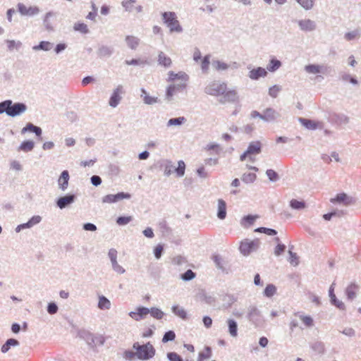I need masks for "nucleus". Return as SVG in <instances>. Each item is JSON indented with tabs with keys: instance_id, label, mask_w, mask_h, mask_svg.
Masks as SVG:
<instances>
[{
	"instance_id": "nucleus-22",
	"label": "nucleus",
	"mask_w": 361,
	"mask_h": 361,
	"mask_svg": "<svg viewBox=\"0 0 361 361\" xmlns=\"http://www.w3.org/2000/svg\"><path fill=\"white\" fill-rule=\"evenodd\" d=\"M56 13L52 11H49L44 16V20H43V25L45 27L46 30L49 32L53 31L54 27L51 25V23L50 22V18L52 17H55Z\"/></svg>"
},
{
	"instance_id": "nucleus-38",
	"label": "nucleus",
	"mask_w": 361,
	"mask_h": 361,
	"mask_svg": "<svg viewBox=\"0 0 361 361\" xmlns=\"http://www.w3.org/2000/svg\"><path fill=\"white\" fill-rule=\"evenodd\" d=\"M41 221V217L39 216H35L31 218L27 223L22 224L20 226L23 228H30L34 225L39 223Z\"/></svg>"
},
{
	"instance_id": "nucleus-35",
	"label": "nucleus",
	"mask_w": 361,
	"mask_h": 361,
	"mask_svg": "<svg viewBox=\"0 0 361 361\" xmlns=\"http://www.w3.org/2000/svg\"><path fill=\"white\" fill-rule=\"evenodd\" d=\"M172 310L173 312L180 318L183 319H185L187 318V313L183 307L176 305L173 306Z\"/></svg>"
},
{
	"instance_id": "nucleus-51",
	"label": "nucleus",
	"mask_w": 361,
	"mask_h": 361,
	"mask_svg": "<svg viewBox=\"0 0 361 361\" xmlns=\"http://www.w3.org/2000/svg\"><path fill=\"white\" fill-rule=\"evenodd\" d=\"M121 99L120 96L116 92L114 93V94L111 97L109 100L110 106L115 107L118 105Z\"/></svg>"
},
{
	"instance_id": "nucleus-26",
	"label": "nucleus",
	"mask_w": 361,
	"mask_h": 361,
	"mask_svg": "<svg viewBox=\"0 0 361 361\" xmlns=\"http://www.w3.org/2000/svg\"><path fill=\"white\" fill-rule=\"evenodd\" d=\"M27 131L35 133L39 137H40L42 134L41 128L32 123H27L26 126L22 129V133H25Z\"/></svg>"
},
{
	"instance_id": "nucleus-15",
	"label": "nucleus",
	"mask_w": 361,
	"mask_h": 361,
	"mask_svg": "<svg viewBox=\"0 0 361 361\" xmlns=\"http://www.w3.org/2000/svg\"><path fill=\"white\" fill-rule=\"evenodd\" d=\"M299 121L305 127L310 130H314L317 128L322 127V123L321 122L302 118H299Z\"/></svg>"
},
{
	"instance_id": "nucleus-18",
	"label": "nucleus",
	"mask_w": 361,
	"mask_h": 361,
	"mask_svg": "<svg viewBox=\"0 0 361 361\" xmlns=\"http://www.w3.org/2000/svg\"><path fill=\"white\" fill-rule=\"evenodd\" d=\"M114 49L111 47L106 45H102L98 48L97 55L99 57H109L112 55Z\"/></svg>"
},
{
	"instance_id": "nucleus-50",
	"label": "nucleus",
	"mask_w": 361,
	"mask_h": 361,
	"mask_svg": "<svg viewBox=\"0 0 361 361\" xmlns=\"http://www.w3.org/2000/svg\"><path fill=\"white\" fill-rule=\"evenodd\" d=\"M176 338V334L173 331H169L165 333L163 336L162 342L166 343L168 341H173Z\"/></svg>"
},
{
	"instance_id": "nucleus-12",
	"label": "nucleus",
	"mask_w": 361,
	"mask_h": 361,
	"mask_svg": "<svg viewBox=\"0 0 361 361\" xmlns=\"http://www.w3.org/2000/svg\"><path fill=\"white\" fill-rule=\"evenodd\" d=\"M294 315L296 317H298L299 319L302 322L304 326L307 328L312 327L314 324L313 318L310 316L304 314L303 312H298L294 313Z\"/></svg>"
},
{
	"instance_id": "nucleus-2",
	"label": "nucleus",
	"mask_w": 361,
	"mask_h": 361,
	"mask_svg": "<svg viewBox=\"0 0 361 361\" xmlns=\"http://www.w3.org/2000/svg\"><path fill=\"white\" fill-rule=\"evenodd\" d=\"M27 109L25 104L23 103H14L11 100H6L0 103V114L6 112L7 115L14 117L25 112Z\"/></svg>"
},
{
	"instance_id": "nucleus-16",
	"label": "nucleus",
	"mask_w": 361,
	"mask_h": 361,
	"mask_svg": "<svg viewBox=\"0 0 361 361\" xmlns=\"http://www.w3.org/2000/svg\"><path fill=\"white\" fill-rule=\"evenodd\" d=\"M281 65L282 63L279 60L275 57H272L269 61V63L267 65V68L265 69L267 71V72L269 71L274 73L281 66Z\"/></svg>"
},
{
	"instance_id": "nucleus-30",
	"label": "nucleus",
	"mask_w": 361,
	"mask_h": 361,
	"mask_svg": "<svg viewBox=\"0 0 361 361\" xmlns=\"http://www.w3.org/2000/svg\"><path fill=\"white\" fill-rule=\"evenodd\" d=\"M125 63L127 65H133V66H140L144 67L145 65H149V63L147 60H143L140 59H133L131 60H126Z\"/></svg>"
},
{
	"instance_id": "nucleus-49",
	"label": "nucleus",
	"mask_w": 361,
	"mask_h": 361,
	"mask_svg": "<svg viewBox=\"0 0 361 361\" xmlns=\"http://www.w3.org/2000/svg\"><path fill=\"white\" fill-rule=\"evenodd\" d=\"M256 175L255 173H249L243 174L242 177L243 181L249 183H253L256 179Z\"/></svg>"
},
{
	"instance_id": "nucleus-3",
	"label": "nucleus",
	"mask_w": 361,
	"mask_h": 361,
	"mask_svg": "<svg viewBox=\"0 0 361 361\" xmlns=\"http://www.w3.org/2000/svg\"><path fill=\"white\" fill-rule=\"evenodd\" d=\"M133 347L136 350V357L140 360H147L152 358L155 355L156 350L149 342L144 345L135 343Z\"/></svg>"
},
{
	"instance_id": "nucleus-37",
	"label": "nucleus",
	"mask_w": 361,
	"mask_h": 361,
	"mask_svg": "<svg viewBox=\"0 0 361 361\" xmlns=\"http://www.w3.org/2000/svg\"><path fill=\"white\" fill-rule=\"evenodd\" d=\"M228 329L229 333L233 337L237 336V324L236 322L233 319H228Z\"/></svg>"
},
{
	"instance_id": "nucleus-62",
	"label": "nucleus",
	"mask_w": 361,
	"mask_h": 361,
	"mask_svg": "<svg viewBox=\"0 0 361 361\" xmlns=\"http://www.w3.org/2000/svg\"><path fill=\"white\" fill-rule=\"evenodd\" d=\"M290 258L289 262L291 264L295 266L298 264V257L295 253H293L291 251H289Z\"/></svg>"
},
{
	"instance_id": "nucleus-52",
	"label": "nucleus",
	"mask_w": 361,
	"mask_h": 361,
	"mask_svg": "<svg viewBox=\"0 0 361 361\" xmlns=\"http://www.w3.org/2000/svg\"><path fill=\"white\" fill-rule=\"evenodd\" d=\"M109 257L111 258V261L114 268L116 269V267H118V271H121V272H123L124 270L123 269L121 270V268L117 264L116 251H110Z\"/></svg>"
},
{
	"instance_id": "nucleus-10",
	"label": "nucleus",
	"mask_w": 361,
	"mask_h": 361,
	"mask_svg": "<svg viewBox=\"0 0 361 361\" xmlns=\"http://www.w3.org/2000/svg\"><path fill=\"white\" fill-rule=\"evenodd\" d=\"M298 25L300 30L303 32H312L317 28L315 21L310 19H303L298 21Z\"/></svg>"
},
{
	"instance_id": "nucleus-24",
	"label": "nucleus",
	"mask_w": 361,
	"mask_h": 361,
	"mask_svg": "<svg viewBox=\"0 0 361 361\" xmlns=\"http://www.w3.org/2000/svg\"><path fill=\"white\" fill-rule=\"evenodd\" d=\"M217 216L220 219H224L226 216V204L223 200L218 201V213Z\"/></svg>"
},
{
	"instance_id": "nucleus-54",
	"label": "nucleus",
	"mask_w": 361,
	"mask_h": 361,
	"mask_svg": "<svg viewBox=\"0 0 361 361\" xmlns=\"http://www.w3.org/2000/svg\"><path fill=\"white\" fill-rule=\"evenodd\" d=\"M167 358L170 361H183L182 357L175 352H171L167 353Z\"/></svg>"
},
{
	"instance_id": "nucleus-29",
	"label": "nucleus",
	"mask_w": 361,
	"mask_h": 361,
	"mask_svg": "<svg viewBox=\"0 0 361 361\" xmlns=\"http://www.w3.org/2000/svg\"><path fill=\"white\" fill-rule=\"evenodd\" d=\"M19 344V342L14 338H10L1 347V352L5 353L9 350L11 346H16Z\"/></svg>"
},
{
	"instance_id": "nucleus-20",
	"label": "nucleus",
	"mask_w": 361,
	"mask_h": 361,
	"mask_svg": "<svg viewBox=\"0 0 361 361\" xmlns=\"http://www.w3.org/2000/svg\"><path fill=\"white\" fill-rule=\"evenodd\" d=\"M54 47V44L48 41H41L39 44L32 47L34 51H50Z\"/></svg>"
},
{
	"instance_id": "nucleus-34",
	"label": "nucleus",
	"mask_w": 361,
	"mask_h": 361,
	"mask_svg": "<svg viewBox=\"0 0 361 361\" xmlns=\"http://www.w3.org/2000/svg\"><path fill=\"white\" fill-rule=\"evenodd\" d=\"M210 63V55L207 54L204 56L201 62V69L202 73H207L209 71V66Z\"/></svg>"
},
{
	"instance_id": "nucleus-11",
	"label": "nucleus",
	"mask_w": 361,
	"mask_h": 361,
	"mask_svg": "<svg viewBox=\"0 0 361 361\" xmlns=\"http://www.w3.org/2000/svg\"><path fill=\"white\" fill-rule=\"evenodd\" d=\"M305 71L309 74H324L326 68L317 64H309L305 66Z\"/></svg>"
},
{
	"instance_id": "nucleus-55",
	"label": "nucleus",
	"mask_w": 361,
	"mask_h": 361,
	"mask_svg": "<svg viewBox=\"0 0 361 361\" xmlns=\"http://www.w3.org/2000/svg\"><path fill=\"white\" fill-rule=\"evenodd\" d=\"M331 302L340 310L345 309V305L343 302L337 300L336 295H331Z\"/></svg>"
},
{
	"instance_id": "nucleus-42",
	"label": "nucleus",
	"mask_w": 361,
	"mask_h": 361,
	"mask_svg": "<svg viewBox=\"0 0 361 361\" xmlns=\"http://www.w3.org/2000/svg\"><path fill=\"white\" fill-rule=\"evenodd\" d=\"M360 35V29L358 28V29H355L353 31L346 32L345 34V39L346 40L350 41V40L354 39L355 37H359Z\"/></svg>"
},
{
	"instance_id": "nucleus-31",
	"label": "nucleus",
	"mask_w": 361,
	"mask_h": 361,
	"mask_svg": "<svg viewBox=\"0 0 361 361\" xmlns=\"http://www.w3.org/2000/svg\"><path fill=\"white\" fill-rule=\"evenodd\" d=\"M6 42L7 44L8 50L10 51L13 49L19 50L22 47V42L20 41L8 39Z\"/></svg>"
},
{
	"instance_id": "nucleus-40",
	"label": "nucleus",
	"mask_w": 361,
	"mask_h": 361,
	"mask_svg": "<svg viewBox=\"0 0 361 361\" xmlns=\"http://www.w3.org/2000/svg\"><path fill=\"white\" fill-rule=\"evenodd\" d=\"M74 30L75 31L80 32L83 34H87L89 32V29L87 27V25L83 23H78L74 25L73 27Z\"/></svg>"
},
{
	"instance_id": "nucleus-53",
	"label": "nucleus",
	"mask_w": 361,
	"mask_h": 361,
	"mask_svg": "<svg viewBox=\"0 0 361 361\" xmlns=\"http://www.w3.org/2000/svg\"><path fill=\"white\" fill-rule=\"evenodd\" d=\"M131 220H132V216H120V217H118L117 219L116 223L118 225L123 226V225L128 224L129 222L131 221Z\"/></svg>"
},
{
	"instance_id": "nucleus-47",
	"label": "nucleus",
	"mask_w": 361,
	"mask_h": 361,
	"mask_svg": "<svg viewBox=\"0 0 361 361\" xmlns=\"http://www.w3.org/2000/svg\"><path fill=\"white\" fill-rule=\"evenodd\" d=\"M276 291V288L275 286L272 284H269L267 286L266 288L264 289V295L267 297H271L273 296Z\"/></svg>"
},
{
	"instance_id": "nucleus-33",
	"label": "nucleus",
	"mask_w": 361,
	"mask_h": 361,
	"mask_svg": "<svg viewBox=\"0 0 361 361\" xmlns=\"http://www.w3.org/2000/svg\"><path fill=\"white\" fill-rule=\"evenodd\" d=\"M35 143L33 141L27 140L21 143L19 147V149L23 152H30L34 148Z\"/></svg>"
},
{
	"instance_id": "nucleus-45",
	"label": "nucleus",
	"mask_w": 361,
	"mask_h": 361,
	"mask_svg": "<svg viewBox=\"0 0 361 361\" xmlns=\"http://www.w3.org/2000/svg\"><path fill=\"white\" fill-rule=\"evenodd\" d=\"M135 3V0H124L122 1V6L128 12H132L133 8V4Z\"/></svg>"
},
{
	"instance_id": "nucleus-27",
	"label": "nucleus",
	"mask_w": 361,
	"mask_h": 361,
	"mask_svg": "<svg viewBox=\"0 0 361 361\" xmlns=\"http://www.w3.org/2000/svg\"><path fill=\"white\" fill-rule=\"evenodd\" d=\"M358 290V286L355 283H350L346 288V295L350 300L353 299Z\"/></svg>"
},
{
	"instance_id": "nucleus-13",
	"label": "nucleus",
	"mask_w": 361,
	"mask_h": 361,
	"mask_svg": "<svg viewBox=\"0 0 361 361\" xmlns=\"http://www.w3.org/2000/svg\"><path fill=\"white\" fill-rule=\"evenodd\" d=\"M331 202L332 203H340L343 204L345 206L349 205L353 202L352 198L348 197L345 193L342 192L338 194L336 197L331 199Z\"/></svg>"
},
{
	"instance_id": "nucleus-19",
	"label": "nucleus",
	"mask_w": 361,
	"mask_h": 361,
	"mask_svg": "<svg viewBox=\"0 0 361 361\" xmlns=\"http://www.w3.org/2000/svg\"><path fill=\"white\" fill-rule=\"evenodd\" d=\"M68 180H69V173H68V171H63L61 173V174L58 180L59 187L63 190H64L67 188L68 185Z\"/></svg>"
},
{
	"instance_id": "nucleus-57",
	"label": "nucleus",
	"mask_w": 361,
	"mask_h": 361,
	"mask_svg": "<svg viewBox=\"0 0 361 361\" xmlns=\"http://www.w3.org/2000/svg\"><path fill=\"white\" fill-rule=\"evenodd\" d=\"M185 121V118L183 117H179L176 118H171L169 121L168 124L169 126H173V125H180L183 121Z\"/></svg>"
},
{
	"instance_id": "nucleus-56",
	"label": "nucleus",
	"mask_w": 361,
	"mask_h": 361,
	"mask_svg": "<svg viewBox=\"0 0 361 361\" xmlns=\"http://www.w3.org/2000/svg\"><path fill=\"white\" fill-rule=\"evenodd\" d=\"M195 276V273L192 270L189 269L183 274L182 279L185 281H188L192 279Z\"/></svg>"
},
{
	"instance_id": "nucleus-5",
	"label": "nucleus",
	"mask_w": 361,
	"mask_h": 361,
	"mask_svg": "<svg viewBox=\"0 0 361 361\" xmlns=\"http://www.w3.org/2000/svg\"><path fill=\"white\" fill-rule=\"evenodd\" d=\"M259 244V243L258 240H249L246 239L242 241L240 243V252L244 255H248L252 252L256 250L258 248Z\"/></svg>"
},
{
	"instance_id": "nucleus-7",
	"label": "nucleus",
	"mask_w": 361,
	"mask_h": 361,
	"mask_svg": "<svg viewBox=\"0 0 361 361\" xmlns=\"http://www.w3.org/2000/svg\"><path fill=\"white\" fill-rule=\"evenodd\" d=\"M247 68L250 70L247 77L252 80H257L261 78H265L268 75L267 71L262 67L251 68L249 66Z\"/></svg>"
},
{
	"instance_id": "nucleus-61",
	"label": "nucleus",
	"mask_w": 361,
	"mask_h": 361,
	"mask_svg": "<svg viewBox=\"0 0 361 361\" xmlns=\"http://www.w3.org/2000/svg\"><path fill=\"white\" fill-rule=\"evenodd\" d=\"M67 47V45L65 43H59L56 44L54 49V51L56 54H60L63 51H64Z\"/></svg>"
},
{
	"instance_id": "nucleus-1",
	"label": "nucleus",
	"mask_w": 361,
	"mask_h": 361,
	"mask_svg": "<svg viewBox=\"0 0 361 361\" xmlns=\"http://www.w3.org/2000/svg\"><path fill=\"white\" fill-rule=\"evenodd\" d=\"M189 77L184 72L175 73L173 71L169 73V81L172 84L166 89V90H180L187 87V82Z\"/></svg>"
},
{
	"instance_id": "nucleus-46",
	"label": "nucleus",
	"mask_w": 361,
	"mask_h": 361,
	"mask_svg": "<svg viewBox=\"0 0 361 361\" xmlns=\"http://www.w3.org/2000/svg\"><path fill=\"white\" fill-rule=\"evenodd\" d=\"M143 94L141 95L143 97L145 102L147 104H152L156 103L157 101V97L149 96L147 92H142Z\"/></svg>"
},
{
	"instance_id": "nucleus-39",
	"label": "nucleus",
	"mask_w": 361,
	"mask_h": 361,
	"mask_svg": "<svg viewBox=\"0 0 361 361\" xmlns=\"http://www.w3.org/2000/svg\"><path fill=\"white\" fill-rule=\"evenodd\" d=\"M290 206L294 209H302L305 207V202L297 200H292L290 202Z\"/></svg>"
},
{
	"instance_id": "nucleus-59",
	"label": "nucleus",
	"mask_w": 361,
	"mask_h": 361,
	"mask_svg": "<svg viewBox=\"0 0 361 361\" xmlns=\"http://www.w3.org/2000/svg\"><path fill=\"white\" fill-rule=\"evenodd\" d=\"M136 357V351L134 353L130 350H126L123 353V357L128 360H132Z\"/></svg>"
},
{
	"instance_id": "nucleus-64",
	"label": "nucleus",
	"mask_w": 361,
	"mask_h": 361,
	"mask_svg": "<svg viewBox=\"0 0 361 361\" xmlns=\"http://www.w3.org/2000/svg\"><path fill=\"white\" fill-rule=\"evenodd\" d=\"M58 310V307L55 303H49L47 307V311L49 314H53L56 313Z\"/></svg>"
},
{
	"instance_id": "nucleus-28",
	"label": "nucleus",
	"mask_w": 361,
	"mask_h": 361,
	"mask_svg": "<svg viewBox=\"0 0 361 361\" xmlns=\"http://www.w3.org/2000/svg\"><path fill=\"white\" fill-rule=\"evenodd\" d=\"M212 67L218 71H226L229 68V65L226 63L219 60H214L212 63Z\"/></svg>"
},
{
	"instance_id": "nucleus-21",
	"label": "nucleus",
	"mask_w": 361,
	"mask_h": 361,
	"mask_svg": "<svg viewBox=\"0 0 361 361\" xmlns=\"http://www.w3.org/2000/svg\"><path fill=\"white\" fill-rule=\"evenodd\" d=\"M158 63L165 68H169L171 66L172 61L163 51H160L158 54Z\"/></svg>"
},
{
	"instance_id": "nucleus-60",
	"label": "nucleus",
	"mask_w": 361,
	"mask_h": 361,
	"mask_svg": "<svg viewBox=\"0 0 361 361\" xmlns=\"http://www.w3.org/2000/svg\"><path fill=\"white\" fill-rule=\"evenodd\" d=\"M163 250H164V248L161 245H158L155 247L154 253V256L157 259H159L161 257Z\"/></svg>"
},
{
	"instance_id": "nucleus-41",
	"label": "nucleus",
	"mask_w": 361,
	"mask_h": 361,
	"mask_svg": "<svg viewBox=\"0 0 361 361\" xmlns=\"http://www.w3.org/2000/svg\"><path fill=\"white\" fill-rule=\"evenodd\" d=\"M304 9L310 10L313 7L314 0H295Z\"/></svg>"
},
{
	"instance_id": "nucleus-14",
	"label": "nucleus",
	"mask_w": 361,
	"mask_h": 361,
	"mask_svg": "<svg viewBox=\"0 0 361 361\" xmlns=\"http://www.w3.org/2000/svg\"><path fill=\"white\" fill-rule=\"evenodd\" d=\"M149 313V310L147 307H141L137 308L135 312H131L130 316L136 321H139L145 317Z\"/></svg>"
},
{
	"instance_id": "nucleus-25",
	"label": "nucleus",
	"mask_w": 361,
	"mask_h": 361,
	"mask_svg": "<svg viewBox=\"0 0 361 361\" xmlns=\"http://www.w3.org/2000/svg\"><path fill=\"white\" fill-rule=\"evenodd\" d=\"M312 350L317 354L322 355L325 352V346L322 341H315L311 345Z\"/></svg>"
},
{
	"instance_id": "nucleus-8",
	"label": "nucleus",
	"mask_w": 361,
	"mask_h": 361,
	"mask_svg": "<svg viewBox=\"0 0 361 361\" xmlns=\"http://www.w3.org/2000/svg\"><path fill=\"white\" fill-rule=\"evenodd\" d=\"M17 6L18 12L22 16H34L39 13V8L36 6L27 7L23 4L19 3Z\"/></svg>"
},
{
	"instance_id": "nucleus-58",
	"label": "nucleus",
	"mask_w": 361,
	"mask_h": 361,
	"mask_svg": "<svg viewBox=\"0 0 361 361\" xmlns=\"http://www.w3.org/2000/svg\"><path fill=\"white\" fill-rule=\"evenodd\" d=\"M266 173L269 177V180L271 181H275L278 178V174L272 169H268Z\"/></svg>"
},
{
	"instance_id": "nucleus-6",
	"label": "nucleus",
	"mask_w": 361,
	"mask_h": 361,
	"mask_svg": "<svg viewBox=\"0 0 361 361\" xmlns=\"http://www.w3.org/2000/svg\"><path fill=\"white\" fill-rule=\"evenodd\" d=\"M262 144L259 141L252 142L250 143L247 150L240 155V160L241 161L247 159V155H257L261 152Z\"/></svg>"
},
{
	"instance_id": "nucleus-4",
	"label": "nucleus",
	"mask_w": 361,
	"mask_h": 361,
	"mask_svg": "<svg viewBox=\"0 0 361 361\" xmlns=\"http://www.w3.org/2000/svg\"><path fill=\"white\" fill-rule=\"evenodd\" d=\"M164 23L169 28L171 32H182L183 28L177 20V16L174 12H164L161 14Z\"/></svg>"
},
{
	"instance_id": "nucleus-9",
	"label": "nucleus",
	"mask_w": 361,
	"mask_h": 361,
	"mask_svg": "<svg viewBox=\"0 0 361 361\" xmlns=\"http://www.w3.org/2000/svg\"><path fill=\"white\" fill-rule=\"evenodd\" d=\"M130 197V195L128 193L125 192H118L116 195H107L103 197L102 198V202L103 203H107V204H111L116 202L119 200H123V199H129Z\"/></svg>"
},
{
	"instance_id": "nucleus-32",
	"label": "nucleus",
	"mask_w": 361,
	"mask_h": 361,
	"mask_svg": "<svg viewBox=\"0 0 361 361\" xmlns=\"http://www.w3.org/2000/svg\"><path fill=\"white\" fill-rule=\"evenodd\" d=\"M110 307V301L104 296H99L98 307L101 310H109Z\"/></svg>"
},
{
	"instance_id": "nucleus-23",
	"label": "nucleus",
	"mask_w": 361,
	"mask_h": 361,
	"mask_svg": "<svg viewBox=\"0 0 361 361\" xmlns=\"http://www.w3.org/2000/svg\"><path fill=\"white\" fill-rule=\"evenodd\" d=\"M74 200V195H66L62 197H60L57 201V205L59 208L63 209L66 207L68 204L72 203Z\"/></svg>"
},
{
	"instance_id": "nucleus-43",
	"label": "nucleus",
	"mask_w": 361,
	"mask_h": 361,
	"mask_svg": "<svg viewBox=\"0 0 361 361\" xmlns=\"http://www.w3.org/2000/svg\"><path fill=\"white\" fill-rule=\"evenodd\" d=\"M227 86L224 82H221L220 81H215L213 82L211 87L210 90H226Z\"/></svg>"
},
{
	"instance_id": "nucleus-48",
	"label": "nucleus",
	"mask_w": 361,
	"mask_h": 361,
	"mask_svg": "<svg viewBox=\"0 0 361 361\" xmlns=\"http://www.w3.org/2000/svg\"><path fill=\"white\" fill-rule=\"evenodd\" d=\"M185 164L183 161L178 162V167L176 169V172L178 176H183L185 173Z\"/></svg>"
},
{
	"instance_id": "nucleus-36",
	"label": "nucleus",
	"mask_w": 361,
	"mask_h": 361,
	"mask_svg": "<svg viewBox=\"0 0 361 361\" xmlns=\"http://www.w3.org/2000/svg\"><path fill=\"white\" fill-rule=\"evenodd\" d=\"M260 118L266 121H270L275 118V111L271 109H267L262 116H260Z\"/></svg>"
},
{
	"instance_id": "nucleus-63",
	"label": "nucleus",
	"mask_w": 361,
	"mask_h": 361,
	"mask_svg": "<svg viewBox=\"0 0 361 361\" xmlns=\"http://www.w3.org/2000/svg\"><path fill=\"white\" fill-rule=\"evenodd\" d=\"M285 249H286V246L284 245L279 244L275 247L274 254L276 256H279V255H280L281 253H283L285 251Z\"/></svg>"
},
{
	"instance_id": "nucleus-44",
	"label": "nucleus",
	"mask_w": 361,
	"mask_h": 361,
	"mask_svg": "<svg viewBox=\"0 0 361 361\" xmlns=\"http://www.w3.org/2000/svg\"><path fill=\"white\" fill-rule=\"evenodd\" d=\"M149 313L154 318H155L157 319H162V317H164V312L161 310L156 308V307H152L149 310Z\"/></svg>"
},
{
	"instance_id": "nucleus-17",
	"label": "nucleus",
	"mask_w": 361,
	"mask_h": 361,
	"mask_svg": "<svg viewBox=\"0 0 361 361\" xmlns=\"http://www.w3.org/2000/svg\"><path fill=\"white\" fill-rule=\"evenodd\" d=\"M126 43L127 46L135 50L137 49V47L140 44V39L135 36L133 35H127L125 38Z\"/></svg>"
}]
</instances>
